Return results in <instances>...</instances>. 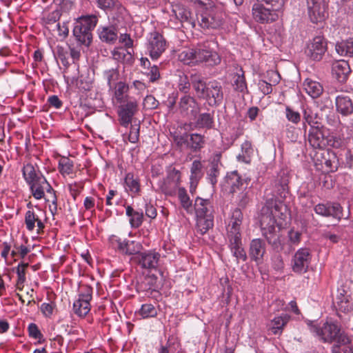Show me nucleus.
<instances>
[{
	"mask_svg": "<svg viewBox=\"0 0 353 353\" xmlns=\"http://www.w3.org/2000/svg\"><path fill=\"white\" fill-rule=\"evenodd\" d=\"M143 318L155 317L157 315V310L151 303H145L141 305L139 312Z\"/></svg>",
	"mask_w": 353,
	"mask_h": 353,
	"instance_id": "obj_56",
	"label": "nucleus"
},
{
	"mask_svg": "<svg viewBox=\"0 0 353 353\" xmlns=\"http://www.w3.org/2000/svg\"><path fill=\"white\" fill-rule=\"evenodd\" d=\"M324 125L316 126L309 128L305 139L307 141L310 146L314 149L325 148V134L324 133Z\"/></svg>",
	"mask_w": 353,
	"mask_h": 353,
	"instance_id": "obj_20",
	"label": "nucleus"
},
{
	"mask_svg": "<svg viewBox=\"0 0 353 353\" xmlns=\"http://www.w3.org/2000/svg\"><path fill=\"white\" fill-rule=\"evenodd\" d=\"M23 176L26 182L29 184L34 181L39 174H43L40 171H36L34 167L31 163L24 165L22 169Z\"/></svg>",
	"mask_w": 353,
	"mask_h": 353,
	"instance_id": "obj_44",
	"label": "nucleus"
},
{
	"mask_svg": "<svg viewBox=\"0 0 353 353\" xmlns=\"http://www.w3.org/2000/svg\"><path fill=\"white\" fill-rule=\"evenodd\" d=\"M242 220L243 213L240 208H236L233 210L232 213L231 221L229 224V226L231 225V228H240Z\"/></svg>",
	"mask_w": 353,
	"mask_h": 353,
	"instance_id": "obj_59",
	"label": "nucleus"
},
{
	"mask_svg": "<svg viewBox=\"0 0 353 353\" xmlns=\"http://www.w3.org/2000/svg\"><path fill=\"white\" fill-rule=\"evenodd\" d=\"M119 103L117 114L119 123L121 126L128 128L139 110L138 103L135 99H130Z\"/></svg>",
	"mask_w": 353,
	"mask_h": 353,
	"instance_id": "obj_9",
	"label": "nucleus"
},
{
	"mask_svg": "<svg viewBox=\"0 0 353 353\" xmlns=\"http://www.w3.org/2000/svg\"><path fill=\"white\" fill-rule=\"evenodd\" d=\"M38 216L32 210H28L25 214V223L29 231H32L35 227V223Z\"/></svg>",
	"mask_w": 353,
	"mask_h": 353,
	"instance_id": "obj_61",
	"label": "nucleus"
},
{
	"mask_svg": "<svg viewBox=\"0 0 353 353\" xmlns=\"http://www.w3.org/2000/svg\"><path fill=\"white\" fill-rule=\"evenodd\" d=\"M221 159V152L214 154L210 158L208 165L205 168L207 175L206 179L213 187H214L218 182L221 168L223 166Z\"/></svg>",
	"mask_w": 353,
	"mask_h": 353,
	"instance_id": "obj_18",
	"label": "nucleus"
},
{
	"mask_svg": "<svg viewBox=\"0 0 353 353\" xmlns=\"http://www.w3.org/2000/svg\"><path fill=\"white\" fill-rule=\"evenodd\" d=\"M28 332L30 338L38 339V341L36 344H41L45 341L43 335L39 329V327L37 324L34 323H30L28 326Z\"/></svg>",
	"mask_w": 353,
	"mask_h": 353,
	"instance_id": "obj_51",
	"label": "nucleus"
},
{
	"mask_svg": "<svg viewBox=\"0 0 353 353\" xmlns=\"http://www.w3.org/2000/svg\"><path fill=\"white\" fill-rule=\"evenodd\" d=\"M30 191L34 199L40 200L45 196V191L48 193H54L55 191L48 182L43 174H39L34 181L28 184Z\"/></svg>",
	"mask_w": 353,
	"mask_h": 353,
	"instance_id": "obj_21",
	"label": "nucleus"
},
{
	"mask_svg": "<svg viewBox=\"0 0 353 353\" xmlns=\"http://www.w3.org/2000/svg\"><path fill=\"white\" fill-rule=\"evenodd\" d=\"M336 305L338 309L344 313L348 312L352 310L348 297L341 293L336 297Z\"/></svg>",
	"mask_w": 353,
	"mask_h": 353,
	"instance_id": "obj_55",
	"label": "nucleus"
},
{
	"mask_svg": "<svg viewBox=\"0 0 353 353\" xmlns=\"http://www.w3.org/2000/svg\"><path fill=\"white\" fill-rule=\"evenodd\" d=\"M29 266L28 263L21 261L13 270L17 276L16 285L19 290L23 289L24 283L26 281V270Z\"/></svg>",
	"mask_w": 353,
	"mask_h": 353,
	"instance_id": "obj_37",
	"label": "nucleus"
},
{
	"mask_svg": "<svg viewBox=\"0 0 353 353\" xmlns=\"http://www.w3.org/2000/svg\"><path fill=\"white\" fill-rule=\"evenodd\" d=\"M225 13L222 8L212 6L203 10L200 17V26L202 28L217 29L224 23Z\"/></svg>",
	"mask_w": 353,
	"mask_h": 353,
	"instance_id": "obj_7",
	"label": "nucleus"
},
{
	"mask_svg": "<svg viewBox=\"0 0 353 353\" xmlns=\"http://www.w3.org/2000/svg\"><path fill=\"white\" fill-rule=\"evenodd\" d=\"M191 119L194 121L193 123L194 129H204L205 130H209L214 128L215 122L214 111H212V113H197V115L196 117H193Z\"/></svg>",
	"mask_w": 353,
	"mask_h": 353,
	"instance_id": "obj_30",
	"label": "nucleus"
},
{
	"mask_svg": "<svg viewBox=\"0 0 353 353\" xmlns=\"http://www.w3.org/2000/svg\"><path fill=\"white\" fill-rule=\"evenodd\" d=\"M314 212L322 216L332 217L340 221L343 216V208L337 202L319 203L314 208Z\"/></svg>",
	"mask_w": 353,
	"mask_h": 353,
	"instance_id": "obj_15",
	"label": "nucleus"
},
{
	"mask_svg": "<svg viewBox=\"0 0 353 353\" xmlns=\"http://www.w3.org/2000/svg\"><path fill=\"white\" fill-rule=\"evenodd\" d=\"M112 59L117 62L132 65L134 61L130 52L123 48H114L112 51Z\"/></svg>",
	"mask_w": 353,
	"mask_h": 353,
	"instance_id": "obj_36",
	"label": "nucleus"
},
{
	"mask_svg": "<svg viewBox=\"0 0 353 353\" xmlns=\"http://www.w3.org/2000/svg\"><path fill=\"white\" fill-rule=\"evenodd\" d=\"M286 119L294 124H297L301 121V114L299 112L294 111L290 106L285 108Z\"/></svg>",
	"mask_w": 353,
	"mask_h": 353,
	"instance_id": "obj_63",
	"label": "nucleus"
},
{
	"mask_svg": "<svg viewBox=\"0 0 353 353\" xmlns=\"http://www.w3.org/2000/svg\"><path fill=\"white\" fill-rule=\"evenodd\" d=\"M143 212L137 211L129 220L131 227L133 228H139L143 221Z\"/></svg>",
	"mask_w": 353,
	"mask_h": 353,
	"instance_id": "obj_64",
	"label": "nucleus"
},
{
	"mask_svg": "<svg viewBox=\"0 0 353 353\" xmlns=\"http://www.w3.org/2000/svg\"><path fill=\"white\" fill-rule=\"evenodd\" d=\"M99 39L102 43L114 45L119 39L118 28L113 26H100L97 30Z\"/></svg>",
	"mask_w": 353,
	"mask_h": 353,
	"instance_id": "obj_27",
	"label": "nucleus"
},
{
	"mask_svg": "<svg viewBox=\"0 0 353 353\" xmlns=\"http://www.w3.org/2000/svg\"><path fill=\"white\" fill-rule=\"evenodd\" d=\"M351 68L347 61L344 60L335 61L331 66L332 78L340 83H345L351 73Z\"/></svg>",
	"mask_w": 353,
	"mask_h": 353,
	"instance_id": "obj_23",
	"label": "nucleus"
},
{
	"mask_svg": "<svg viewBox=\"0 0 353 353\" xmlns=\"http://www.w3.org/2000/svg\"><path fill=\"white\" fill-rule=\"evenodd\" d=\"M327 49L326 39L322 36H316L307 45L305 54L311 60L319 61L323 59Z\"/></svg>",
	"mask_w": 353,
	"mask_h": 353,
	"instance_id": "obj_13",
	"label": "nucleus"
},
{
	"mask_svg": "<svg viewBox=\"0 0 353 353\" xmlns=\"http://www.w3.org/2000/svg\"><path fill=\"white\" fill-rule=\"evenodd\" d=\"M124 184L125 190L133 194H139L141 191L139 179L134 177V174L132 172H128L125 174Z\"/></svg>",
	"mask_w": 353,
	"mask_h": 353,
	"instance_id": "obj_39",
	"label": "nucleus"
},
{
	"mask_svg": "<svg viewBox=\"0 0 353 353\" xmlns=\"http://www.w3.org/2000/svg\"><path fill=\"white\" fill-rule=\"evenodd\" d=\"M179 107L182 114L189 117L190 119L201 112V104L194 96L190 94L181 97Z\"/></svg>",
	"mask_w": 353,
	"mask_h": 353,
	"instance_id": "obj_16",
	"label": "nucleus"
},
{
	"mask_svg": "<svg viewBox=\"0 0 353 353\" xmlns=\"http://www.w3.org/2000/svg\"><path fill=\"white\" fill-rule=\"evenodd\" d=\"M203 164L199 160H194L192 163V166L190 168L191 175L190 179H193L196 180H201V179L203 176Z\"/></svg>",
	"mask_w": 353,
	"mask_h": 353,
	"instance_id": "obj_52",
	"label": "nucleus"
},
{
	"mask_svg": "<svg viewBox=\"0 0 353 353\" xmlns=\"http://www.w3.org/2000/svg\"><path fill=\"white\" fill-rule=\"evenodd\" d=\"M287 1L288 0H257L252 7L253 19L261 24L277 21Z\"/></svg>",
	"mask_w": 353,
	"mask_h": 353,
	"instance_id": "obj_3",
	"label": "nucleus"
},
{
	"mask_svg": "<svg viewBox=\"0 0 353 353\" xmlns=\"http://www.w3.org/2000/svg\"><path fill=\"white\" fill-rule=\"evenodd\" d=\"M303 126L302 129L304 132V137H306L307 125L310 128L313 127H320L324 125L323 123V115L319 112H314L311 108H307L303 110Z\"/></svg>",
	"mask_w": 353,
	"mask_h": 353,
	"instance_id": "obj_26",
	"label": "nucleus"
},
{
	"mask_svg": "<svg viewBox=\"0 0 353 353\" xmlns=\"http://www.w3.org/2000/svg\"><path fill=\"white\" fill-rule=\"evenodd\" d=\"M161 255L154 250L141 252L132 257V260L144 269H156Z\"/></svg>",
	"mask_w": 353,
	"mask_h": 353,
	"instance_id": "obj_17",
	"label": "nucleus"
},
{
	"mask_svg": "<svg viewBox=\"0 0 353 353\" xmlns=\"http://www.w3.org/2000/svg\"><path fill=\"white\" fill-rule=\"evenodd\" d=\"M302 235L301 231L296 230L294 228L290 229L288 232L289 243L291 245H297L301 242Z\"/></svg>",
	"mask_w": 353,
	"mask_h": 353,
	"instance_id": "obj_62",
	"label": "nucleus"
},
{
	"mask_svg": "<svg viewBox=\"0 0 353 353\" xmlns=\"http://www.w3.org/2000/svg\"><path fill=\"white\" fill-rule=\"evenodd\" d=\"M312 259L310 251L307 248L299 249L294 254L292 261V268L294 272L303 274L308 270Z\"/></svg>",
	"mask_w": 353,
	"mask_h": 353,
	"instance_id": "obj_12",
	"label": "nucleus"
},
{
	"mask_svg": "<svg viewBox=\"0 0 353 353\" xmlns=\"http://www.w3.org/2000/svg\"><path fill=\"white\" fill-rule=\"evenodd\" d=\"M197 232L201 234H205L210 228L214 226V216L196 217Z\"/></svg>",
	"mask_w": 353,
	"mask_h": 353,
	"instance_id": "obj_43",
	"label": "nucleus"
},
{
	"mask_svg": "<svg viewBox=\"0 0 353 353\" xmlns=\"http://www.w3.org/2000/svg\"><path fill=\"white\" fill-rule=\"evenodd\" d=\"M306 92L313 99L320 97L323 93V85L316 81L307 79L304 83Z\"/></svg>",
	"mask_w": 353,
	"mask_h": 353,
	"instance_id": "obj_38",
	"label": "nucleus"
},
{
	"mask_svg": "<svg viewBox=\"0 0 353 353\" xmlns=\"http://www.w3.org/2000/svg\"><path fill=\"white\" fill-rule=\"evenodd\" d=\"M343 140L336 134L332 133L325 135V148L327 146H331L334 148H339L342 146Z\"/></svg>",
	"mask_w": 353,
	"mask_h": 353,
	"instance_id": "obj_54",
	"label": "nucleus"
},
{
	"mask_svg": "<svg viewBox=\"0 0 353 353\" xmlns=\"http://www.w3.org/2000/svg\"><path fill=\"white\" fill-rule=\"evenodd\" d=\"M181 172L174 168L170 171L162 183L160 185V189L162 193L166 196H174L180 188Z\"/></svg>",
	"mask_w": 353,
	"mask_h": 353,
	"instance_id": "obj_14",
	"label": "nucleus"
},
{
	"mask_svg": "<svg viewBox=\"0 0 353 353\" xmlns=\"http://www.w3.org/2000/svg\"><path fill=\"white\" fill-rule=\"evenodd\" d=\"M290 319V316L287 314L274 317L271 321L269 330L273 334L280 335Z\"/></svg>",
	"mask_w": 353,
	"mask_h": 353,
	"instance_id": "obj_33",
	"label": "nucleus"
},
{
	"mask_svg": "<svg viewBox=\"0 0 353 353\" xmlns=\"http://www.w3.org/2000/svg\"><path fill=\"white\" fill-rule=\"evenodd\" d=\"M179 59L185 64H197V48L183 50L179 54Z\"/></svg>",
	"mask_w": 353,
	"mask_h": 353,
	"instance_id": "obj_45",
	"label": "nucleus"
},
{
	"mask_svg": "<svg viewBox=\"0 0 353 353\" xmlns=\"http://www.w3.org/2000/svg\"><path fill=\"white\" fill-rule=\"evenodd\" d=\"M119 68L106 70L103 72V77L107 81L109 90H113L114 85L117 83V81L119 78Z\"/></svg>",
	"mask_w": 353,
	"mask_h": 353,
	"instance_id": "obj_47",
	"label": "nucleus"
},
{
	"mask_svg": "<svg viewBox=\"0 0 353 353\" xmlns=\"http://www.w3.org/2000/svg\"><path fill=\"white\" fill-rule=\"evenodd\" d=\"M157 276L154 274L151 276H147L144 278V281L141 283H137V291H148L151 290L152 287L156 283Z\"/></svg>",
	"mask_w": 353,
	"mask_h": 353,
	"instance_id": "obj_57",
	"label": "nucleus"
},
{
	"mask_svg": "<svg viewBox=\"0 0 353 353\" xmlns=\"http://www.w3.org/2000/svg\"><path fill=\"white\" fill-rule=\"evenodd\" d=\"M228 246L242 244V237L240 228H230L228 230Z\"/></svg>",
	"mask_w": 353,
	"mask_h": 353,
	"instance_id": "obj_50",
	"label": "nucleus"
},
{
	"mask_svg": "<svg viewBox=\"0 0 353 353\" xmlns=\"http://www.w3.org/2000/svg\"><path fill=\"white\" fill-rule=\"evenodd\" d=\"M251 200L250 191L248 190H243L236 198V203L238 206L241 208H245Z\"/></svg>",
	"mask_w": 353,
	"mask_h": 353,
	"instance_id": "obj_58",
	"label": "nucleus"
},
{
	"mask_svg": "<svg viewBox=\"0 0 353 353\" xmlns=\"http://www.w3.org/2000/svg\"><path fill=\"white\" fill-rule=\"evenodd\" d=\"M113 90H114V97L117 103H122L124 101L130 100V97L128 95H124L129 90L128 85L125 82L119 81L117 83L114 85Z\"/></svg>",
	"mask_w": 353,
	"mask_h": 353,
	"instance_id": "obj_40",
	"label": "nucleus"
},
{
	"mask_svg": "<svg viewBox=\"0 0 353 353\" xmlns=\"http://www.w3.org/2000/svg\"><path fill=\"white\" fill-rule=\"evenodd\" d=\"M171 6V17H174V19L171 18L170 23H174V28H194L195 27V19L189 8L181 3L172 4Z\"/></svg>",
	"mask_w": 353,
	"mask_h": 353,
	"instance_id": "obj_6",
	"label": "nucleus"
},
{
	"mask_svg": "<svg viewBox=\"0 0 353 353\" xmlns=\"http://www.w3.org/2000/svg\"><path fill=\"white\" fill-rule=\"evenodd\" d=\"M194 212L196 217L214 216V208L211 201L208 199H205L197 196L193 205V212Z\"/></svg>",
	"mask_w": 353,
	"mask_h": 353,
	"instance_id": "obj_29",
	"label": "nucleus"
},
{
	"mask_svg": "<svg viewBox=\"0 0 353 353\" xmlns=\"http://www.w3.org/2000/svg\"><path fill=\"white\" fill-rule=\"evenodd\" d=\"M178 197L182 208L188 214H193V205L185 188H179Z\"/></svg>",
	"mask_w": 353,
	"mask_h": 353,
	"instance_id": "obj_42",
	"label": "nucleus"
},
{
	"mask_svg": "<svg viewBox=\"0 0 353 353\" xmlns=\"http://www.w3.org/2000/svg\"><path fill=\"white\" fill-rule=\"evenodd\" d=\"M203 75L199 72H191L190 75L181 72L179 75L178 89L184 94H190L191 86L194 89L195 82L201 81Z\"/></svg>",
	"mask_w": 353,
	"mask_h": 353,
	"instance_id": "obj_25",
	"label": "nucleus"
},
{
	"mask_svg": "<svg viewBox=\"0 0 353 353\" xmlns=\"http://www.w3.org/2000/svg\"><path fill=\"white\" fill-rule=\"evenodd\" d=\"M288 175L285 172H281L275 181L276 191L281 198L284 199L286 197V194L288 192Z\"/></svg>",
	"mask_w": 353,
	"mask_h": 353,
	"instance_id": "obj_35",
	"label": "nucleus"
},
{
	"mask_svg": "<svg viewBox=\"0 0 353 353\" xmlns=\"http://www.w3.org/2000/svg\"><path fill=\"white\" fill-rule=\"evenodd\" d=\"M99 19L96 14H85L78 17L74 22L72 34L79 45L86 47L92 41V30L97 25Z\"/></svg>",
	"mask_w": 353,
	"mask_h": 353,
	"instance_id": "obj_5",
	"label": "nucleus"
},
{
	"mask_svg": "<svg viewBox=\"0 0 353 353\" xmlns=\"http://www.w3.org/2000/svg\"><path fill=\"white\" fill-rule=\"evenodd\" d=\"M221 61V57L210 47V42L203 43L197 48V64L204 63L208 66H214Z\"/></svg>",
	"mask_w": 353,
	"mask_h": 353,
	"instance_id": "obj_11",
	"label": "nucleus"
},
{
	"mask_svg": "<svg viewBox=\"0 0 353 353\" xmlns=\"http://www.w3.org/2000/svg\"><path fill=\"white\" fill-rule=\"evenodd\" d=\"M205 136L199 133L189 134L188 148L193 152H198L204 148Z\"/></svg>",
	"mask_w": 353,
	"mask_h": 353,
	"instance_id": "obj_34",
	"label": "nucleus"
},
{
	"mask_svg": "<svg viewBox=\"0 0 353 353\" xmlns=\"http://www.w3.org/2000/svg\"><path fill=\"white\" fill-rule=\"evenodd\" d=\"M194 90L197 99L205 100L210 107H218L223 101V88L216 80L206 82L203 77L201 81L195 82Z\"/></svg>",
	"mask_w": 353,
	"mask_h": 353,
	"instance_id": "obj_4",
	"label": "nucleus"
},
{
	"mask_svg": "<svg viewBox=\"0 0 353 353\" xmlns=\"http://www.w3.org/2000/svg\"><path fill=\"white\" fill-rule=\"evenodd\" d=\"M314 157V160L316 164L323 166L325 165V168L330 171H336L337 165L334 166L333 164L336 161H338L336 153L328 149H318Z\"/></svg>",
	"mask_w": 353,
	"mask_h": 353,
	"instance_id": "obj_22",
	"label": "nucleus"
},
{
	"mask_svg": "<svg viewBox=\"0 0 353 353\" xmlns=\"http://www.w3.org/2000/svg\"><path fill=\"white\" fill-rule=\"evenodd\" d=\"M286 210V205L272 195L266 199L259 216L262 236L272 249L279 253L284 249L285 239L280 233L282 223L278 222L276 217L284 221Z\"/></svg>",
	"mask_w": 353,
	"mask_h": 353,
	"instance_id": "obj_1",
	"label": "nucleus"
},
{
	"mask_svg": "<svg viewBox=\"0 0 353 353\" xmlns=\"http://www.w3.org/2000/svg\"><path fill=\"white\" fill-rule=\"evenodd\" d=\"M112 246L118 252L126 255L137 256L141 253L142 245L139 242L135 241H130L125 239L122 241L116 236H112L110 238Z\"/></svg>",
	"mask_w": 353,
	"mask_h": 353,
	"instance_id": "obj_10",
	"label": "nucleus"
},
{
	"mask_svg": "<svg viewBox=\"0 0 353 353\" xmlns=\"http://www.w3.org/2000/svg\"><path fill=\"white\" fill-rule=\"evenodd\" d=\"M266 253L265 241L259 238L252 239L249 245L248 254L250 260L257 264L261 263Z\"/></svg>",
	"mask_w": 353,
	"mask_h": 353,
	"instance_id": "obj_24",
	"label": "nucleus"
},
{
	"mask_svg": "<svg viewBox=\"0 0 353 353\" xmlns=\"http://www.w3.org/2000/svg\"><path fill=\"white\" fill-rule=\"evenodd\" d=\"M335 50L341 56L353 57V37L337 41Z\"/></svg>",
	"mask_w": 353,
	"mask_h": 353,
	"instance_id": "obj_32",
	"label": "nucleus"
},
{
	"mask_svg": "<svg viewBox=\"0 0 353 353\" xmlns=\"http://www.w3.org/2000/svg\"><path fill=\"white\" fill-rule=\"evenodd\" d=\"M307 14L312 23L317 24L325 20L328 17V3L330 0H305Z\"/></svg>",
	"mask_w": 353,
	"mask_h": 353,
	"instance_id": "obj_8",
	"label": "nucleus"
},
{
	"mask_svg": "<svg viewBox=\"0 0 353 353\" xmlns=\"http://www.w3.org/2000/svg\"><path fill=\"white\" fill-rule=\"evenodd\" d=\"M228 248L231 251L232 256L235 257L237 263H239L240 260L243 262H245L248 260V256L243 246V243L228 246Z\"/></svg>",
	"mask_w": 353,
	"mask_h": 353,
	"instance_id": "obj_48",
	"label": "nucleus"
},
{
	"mask_svg": "<svg viewBox=\"0 0 353 353\" xmlns=\"http://www.w3.org/2000/svg\"><path fill=\"white\" fill-rule=\"evenodd\" d=\"M165 49L166 41L163 35L158 32L151 33L148 46L150 57L153 60L159 59Z\"/></svg>",
	"mask_w": 353,
	"mask_h": 353,
	"instance_id": "obj_19",
	"label": "nucleus"
},
{
	"mask_svg": "<svg viewBox=\"0 0 353 353\" xmlns=\"http://www.w3.org/2000/svg\"><path fill=\"white\" fill-rule=\"evenodd\" d=\"M74 163L69 158H63L59 161L58 169L62 175L70 174L72 172Z\"/></svg>",
	"mask_w": 353,
	"mask_h": 353,
	"instance_id": "obj_53",
	"label": "nucleus"
},
{
	"mask_svg": "<svg viewBox=\"0 0 353 353\" xmlns=\"http://www.w3.org/2000/svg\"><path fill=\"white\" fill-rule=\"evenodd\" d=\"M335 105L336 112L343 117H348L353 114V101L347 95H338L335 99Z\"/></svg>",
	"mask_w": 353,
	"mask_h": 353,
	"instance_id": "obj_31",
	"label": "nucleus"
},
{
	"mask_svg": "<svg viewBox=\"0 0 353 353\" xmlns=\"http://www.w3.org/2000/svg\"><path fill=\"white\" fill-rule=\"evenodd\" d=\"M131 124L130 133L128 135V140L132 143H136L139 140V132H140V121L136 123L134 121V124Z\"/></svg>",
	"mask_w": 353,
	"mask_h": 353,
	"instance_id": "obj_60",
	"label": "nucleus"
},
{
	"mask_svg": "<svg viewBox=\"0 0 353 353\" xmlns=\"http://www.w3.org/2000/svg\"><path fill=\"white\" fill-rule=\"evenodd\" d=\"M307 325L310 332L319 336L322 342L333 343L332 353H341V347L349 344L351 341L338 322L326 321L321 327L313 324L312 321H310Z\"/></svg>",
	"mask_w": 353,
	"mask_h": 353,
	"instance_id": "obj_2",
	"label": "nucleus"
},
{
	"mask_svg": "<svg viewBox=\"0 0 353 353\" xmlns=\"http://www.w3.org/2000/svg\"><path fill=\"white\" fill-rule=\"evenodd\" d=\"M90 310V303L79 301L77 299L73 303V311L80 317L85 316Z\"/></svg>",
	"mask_w": 353,
	"mask_h": 353,
	"instance_id": "obj_49",
	"label": "nucleus"
},
{
	"mask_svg": "<svg viewBox=\"0 0 353 353\" xmlns=\"http://www.w3.org/2000/svg\"><path fill=\"white\" fill-rule=\"evenodd\" d=\"M239 71L241 73H236L235 74V79L232 85L236 92L244 93L245 91L248 90L247 83L243 68H241Z\"/></svg>",
	"mask_w": 353,
	"mask_h": 353,
	"instance_id": "obj_46",
	"label": "nucleus"
},
{
	"mask_svg": "<svg viewBox=\"0 0 353 353\" xmlns=\"http://www.w3.org/2000/svg\"><path fill=\"white\" fill-rule=\"evenodd\" d=\"M250 181L248 179H242L236 170L228 172L225 176V181L230 186L231 193L246 190Z\"/></svg>",
	"mask_w": 353,
	"mask_h": 353,
	"instance_id": "obj_28",
	"label": "nucleus"
},
{
	"mask_svg": "<svg viewBox=\"0 0 353 353\" xmlns=\"http://www.w3.org/2000/svg\"><path fill=\"white\" fill-rule=\"evenodd\" d=\"M253 153L254 149L251 142L245 141L241 145V153L237 156V159L239 161L250 163Z\"/></svg>",
	"mask_w": 353,
	"mask_h": 353,
	"instance_id": "obj_41",
	"label": "nucleus"
}]
</instances>
